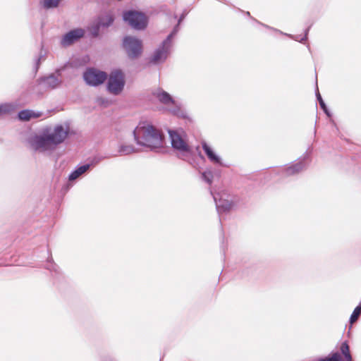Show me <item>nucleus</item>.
<instances>
[{
  "mask_svg": "<svg viewBox=\"0 0 361 361\" xmlns=\"http://www.w3.org/2000/svg\"><path fill=\"white\" fill-rule=\"evenodd\" d=\"M70 132L68 123L47 126L37 134L30 136L27 144L30 148L41 153H51L64 142Z\"/></svg>",
  "mask_w": 361,
  "mask_h": 361,
  "instance_id": "obj_1",
  "label": "nucleus"
},
{
  "mask_svg": "<svg viewBox=\"0 0 361 361\" xmlns=\"http://www.w3.org/2000/svg\"><path fill=\"white\" fill-rule=\"evenodd\" d=\"M133 135L137 145L149 148L151 150L163 147L162 134L149 123H139L134 130Z\"/></svg>",
  "mask_w": 361,
  "mask_h": 361,
  "instance_id": "obj_2",
  "label": "nucleus"
},
{
  "mask_svg": "<svg viewBox=\"0 0 361 361\" xmlns=\"http://www.w3.org/2000/svg\"><path fill=\"white\" fill-rule=\"evenodd\" d=\"M168 133L171 147L178 157L183 160H188L192 154L189 145L188 135L182 128L169 130Z\"/></svg>",
  "mask_w": 361,
  "mask_h": 361,
  "instance_id": "obj_3",
  "label": "nucleus"
},
{
  "mask_svg": "<svg viewBox=\"0 0 361 361\" xmlns=\"http://www.w3.org/2000/svg\"><path fill=\"white\" fill-rule=\"evenodd\" d=\"M178 32V26H175L173 31L154 50L149 59L150 63L157 65L164 63L171 54L173 46V38Z\"/></svg>",
  "mask_w": 361,
  "mask_h": 361,
  "instance_id": "obj_4",
  "label": "nucleus"
},
{
  "mask_svg": "<svg viewBox=\"0 0 361 361\" xmlns=\"http://www.w3.org/2000/svg\"><path fill=\"white\" fill-rule=\"evenodd\" d=\"M153 95L160 103L166 106L168 111L172 114L184 118H188L187 112L183 109L180 104L173 99L166 91L158 89L154 91Z\"/></svg>",
  "mask_w": 361,
  "mask_h": 361,
  "instance_id": "obj_5",
  "label": "nucleus"
},
{
  "mask_svg": "<svg viewBox=\"0 0 361 361\" xmlns=\"http://www.w3.org/2000/svg\"><path fill=\"white\" fill-rule=\"evenodd\" d=\"M126 85L125 75L121 70H113L109 74L106 89L113 95H119Z\"/></svg>",
  "mask_w": 361,
  "mask_h": 361,
  "instance_id": "obj_6",
  "label": "nucleus"
},
{
  "mask_svg": "<svg viewBox=\"0 0 361 361\" xmlns=\"http://www.w3.org/2000/svg\"><path fill=\"white\" fill-rule=\"evenodd\" d=\"M123 18L124 21L135 30H143L147 25V17L138 11H128L124 12Z\"/></svg>",
  "mask_w": 361,
  "mask_h": 361,
  "instance_id": "obj_7",
  "label": "nucleus"
},
{
  "mask_svg": "<svg viewBox=\"0 0 361 361\" xmlns=\"http://www.w3.org/2000/svg\"><path fill=\"white\" fill-rule=\"evenodd\" d=\"M214 200L216 203V210L219 214L220 219L224 213L228 212L233 207L234 202L233 197L225 192L214 195L212 192Z\"/></svg>",
  "mask_w": 361,
  "mask_h": 361,
  "instance_id": "obj_8",
  "label": "nucleus"
},
{
  "mask_svg": "<svg viewBox=\"0 0 361 361\" xmlns=\"http://www.w3.org/2000/svg\"><path fill=\"white\" fill-rule=\"evenodd\" d=\"M123 47L130 59L137 58L142 53V42L135 37H126L123 40Z\"/></svg>",
  "mask_w": 361,
  "mask_h": 361,
  "instance_id": "obj_9",
  "label": "nucleus"
},
{
  "mask_svg": "<svg viewBox=\"0 0 361 361\" xmlns=\"http://www.w3.org/2000/svg\"><path fill=\"white\" fill-rule=\"evenodd\" d=\"M83 79L90 86H98L107 79V74L97 68H87L83 73Z\"/></svg>",
  "mask_w": 361,
  "mask_h": 361,
  "instance_id": "obj_10",
  "label": "nucleus"
},
{
  "mask_svg": "<svg viewBox=\"0 0 361 361\" xmlns=\"http://www.w3.org/2000/svg\"><path fill=\"white\" fill-rule=\"evenodd\" d=\"M62 82L61 69H57L55 73L39 79V84L47 89H55Z\"/></svg>",
  "mask_w": 361,
  "mask_h": 361,
  "instance_id": "obj_11",
  "label": "nucleus"
},
{
  "mask_svg": "<svg viewBox=\"0 0 361 361\" xmlns=\"http://www.w3.org/2000/svg\"><path fill=\"white\" fill-rule=\"evenodd\" d=\"M85 35L84 30L77 28L66 33L61 38L60 44L63 47H67L79 40Z\"/></svg>",
  "mask_w": 361,
  "mask_h": 361,
  "instance_id": "obj_12",
  "label": "nucleus"
},
{
  "mask_svg": "<svg viewBox=\"0 0 361 361\" xmlns=\"http://www.w3.org/2000/svg\"><path fill=\"white\" fill-rule=\"evenodd\" d=\"M306 167V164L304 160H300L296 163L292 164L286 167L279 169L283 176H289L298 173L304 170Z\"/></svg>",
  "mask_w": 361,
  "mask_h": 361,
  "instance_id": "obj_13",
  "label": "nucleus"
},
{
  "mask_svg": "<svg viewBox=\"0 0 361 361\" xmlns=\"http://www.w3.org/2000/svg\"><path fill=\"white\" fill-rule=\"evenodd\" d=\"M202 147L211 162L222 166H226L222 162L221 158L214 152L213 149L208 145L206 142L204 141L202 142Z\"/></svg>",
  "mask_w": 361,
  "mask_h": 361,
  "instance_id": "obj_14",
  "label": "nucleus"
},
{
  "mask_svg": "<svg viewBox=\"0 0 361 361\" xmlns=\"http://www.w3.org/2000/svg\"><path fill=\"white\" fill-rule=\"evenodd\" d=\"M42 115V112H36L32 110L25 109L18 112V117L19 120L23 121H30L32 118H37Z\"/></svg>",
  "mask_w": 361,
  "mask_h": 361,
  "instance_id": "obj_15",
  "label": "nucleus"
},
{
  "mask_svg": "<svg viewBox=\"0 0 361 361\" xmlns=\"http://www.w3.org/2000/svg\"><path fill=\"white\" fill-rule=\"evenodd\" d=\"M17 108L18 104L16 102L0 103V117L12 114Z\"/></svg>",
  "mask_w": 361,
  "mask_h": 361,
  "instance_id": "obj_16",
  "label": "nucleus"
},
{
  "mask_svg": "<svg viewBox=\"0 0 361 361\" xmlns=\"http://www.w3.org/2000/svg\"><path fill=\"white\" fill-rule=\"evenodd\" d=\"M264 27L269 29V30H272L276 32H279L281 35H286L288 37H289L290 38L295 40V41H298L300 42H304L305 41L307 40V34H308V32H309V30H310V27H308L307 29L305 30V35L302 37H300V36H295V35H290V34H287V33H284L282 31L279 30H277V29H275L274 27H271L269 25H264V24H262Z\"/></svg>",
  "mask_w": 361,
  "mask_h": 361,
  "instance_id": "obj_17",
  "label": "nucleus"
},
{
  "mask_svg": "<svg viewBox=\"0 0 361 361\" xmlns=\"http://www.w3.org/2000/svg\"><path fill=\"white\" fill-rule=\"evenodd\" d=\"M90 167V164H84L82 166H80L78 167L75 171L71 173V174L68 176V180L72 181L76 180L78 178H79L81 175L85 173Z\"/></svg>",
  "mask_w": 361,
  "mask_h": 361,
  "instance_id": "obj_18",
  "label": "nucleus"
},
{
  "mask_svg": "<svg viewBox=\"0 0 361 361\" xmlns=\"http://www.w3.org/2000/svg\"><path fill=\"white\" fill-rule=\"evenodd\" d=\"M136 152V149L133 145H121L118 149V154L121 156L128 155Z\"/></svg>",
  "mask_w": 361,
  "mask_h": 361,
  "instance_id": "obj_19",
  "label": "nucleus"
},
{
  "mask_svg": "<svg viewBox=\"0 0 361 361\" xmlns=\"http://www.w3.org/2000/svg\"><path fill=\"white\" fill-rule=\"evenodd\" d=\"M340 350L343 355L344 356V361H353L352 356L350 353L349 345L346 341L343 342L340 348Z\"/></svg>",
  "mask_w": 361,
  "mask_h": 361,
  "instance_id": "obj_20",
  "label": "nucleus"
},
{
  "mask_svg": "<svg viewBox=\"0 0 361 361\" xmlns=\"http://www.w3.org/2000/svg\"><path fill=\"white\" fill-rule=\"evenodd\" d=\"M114 22V18L111 14L108 13L104 16L102 17L99 20V25L103 27H108L111 25Z\"/></svg>",
  "mask_w": 361,
  "mask_h": 361,
  "instance_id": "obj_21",
  "label": "nucleus"
},
{
  "mask_svg": "<svg viewBox=\"0 0 361 361\" xmlns=\"http://www.w3.org/2000/svg\"><path fill=\"white\" fill-rule=\"evenodd\" d=\"M214 172L211 169H207L202 173V179L209 185L213 182Z\"/></svg>",
  "mask_w": 361,
  "mask_h": 361,
  "instance_id": "obj_22",
  "label": "nucleus"
},
{
  "mask_svg": "<svg viewBox=\"0 0 361 361\" xmlns=\"http://www.w3.org/2000/svg\"><path fill=\"white\" fill-rule=\"evenodd\" d=\"M361 314V304H360L358 306H357L355 310H353L350 317V323L353 324L354 322H355L359 317Z\"/></svg>",
  "mask_w": 361,
  "mask_h": 361,
  "instance_id": "obj_23",
  "label": "nucleus"
},
{
  "mask_svg": "<svg viewBox=\"0 0 361 361\" xmlns=\"http://www.w3.org/2000/svg\"><path fill=\"white\" fill-rule=\"evenodd\" d=\"M317 361H342V359L340 353L336 352L329 357L318 359Z\"/></svg>",
  "mask_w": 361,
  "mask_h": 361,
  "instance_id": "obj_24",
  "label": "nucleus"
},
{
  "mask_svg": "<svg viewBox=\"0 0 361 361\" xmlns=\"http://www.w3.org/2000/svg\"><path fill=\"white\" fill-rule=\"evenodd\" d=\"M317 99L319 101V105H320L321 108L323 109L324 113L328 116H331L330 112L329 111V110H328V109H327V107H326L324 100L322 99V97H321V95H320V94L319 92L317 94Z\"/></svg>",
  "mask_w": 361,
  "mask_h": 361,
  "instance_id": "obj_25",
  "label": "nucleus"
},
{
  "mask_svg": "<svg viewBox=\"0 0 361 361\" xmlns=\"http://www.w3.org/2000/svg\"><path fill=\"white\" fill-rule=\"evenodd\" d=\"M47 269L50 271H57L58 267L53 262H50V264L47 267Z\"/></svg>",
  "mask_w": 361,
  "mask_h": 361,
  "instance_id": "obj_26",
  "label": "nucleus"
},
{
  "mask_svg": "<svg viewBox=\"0 0 361 361\" xmlns=\"http://www.w3.org/2000/svg\"><path fill=\"white\" fill-rule=\"evenodd\" d=\"M42 57H43V55L41 54L40 56H39L37 57V59H36V70H37L39 68L40 60Z\"/></svg>",
  "mask_w": 361,
  "mask_h": 361,
  "instance_id": "obj_27",
  "label": "nucleus"
},
{
  "mask_svg": "<svg viewBox=\"0 0 361 361\" xmlns=\"http://www.w3.org/2000/svg\"><path fill=\"white\" fill-rule=\"evenodd\" d=\"M186 16V13H183L181 15V16L180 17L179 20H178V25H176V26H178V30H179V24L180 23V22L185 18Z\"/></svg>",
  "mask_w": 361,
  "mask_h": 361,
  "instance_id": "obj_28",
  "label": "nucleus"
},
{
  "mask_svg": "<svg viewBox=\"0 0 361 361\" xmlns=\"http://www.w3.org/2000/svg\"><path fill=\"white\" fill-rule=\"evenodd\" d=\"M98 102H99V104H104L105 103H106V104L108 103V101H106V102H105V99H103V98H99V99H98Z\"/></svg>",
  "mask_w": 361,
  "mask_h": 361,
  "instance_id": "obj_29",
  "label": "nucleus"
}]
</instances>
